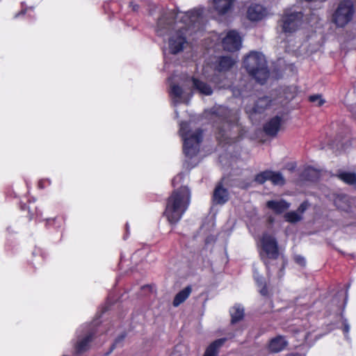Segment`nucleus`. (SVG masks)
Instances as JSON below:
<instances>
[{"mask_svg":"<svg viewBox=\"0 0 356 356\" xmlns=\"http://www.w3.org/2000/svg\"><path fill=\"white\" fill-rule=\"evenodd\" d=\"M182 14L179 22L183 26L178 27L169 38V49L172 54H177L184 50V45L187 43V35L196 32V24L202 18V10L193 8Z\"/></svg>","mask_w":356,"mask_h":356,"instance_id":"nucleus-1","label":"nucleus"},{"mask_svg":"<svg viewBox=\"0 0 356 356\" xmlns=\"http://www.w3.org/2000/svg\"><path fill=\"white\" fill-rule=\"evenodd\" d=\"M191 193L189 188L181 186L172 191L166 200L163 216L168 222H178L191 204Z\"/></svg>","mask_w":356,"mask_h":356,"instance_id":"nucleus-2","label":"nucleus"},{"mask_svg":"<svg viewBox=\"0 0 356 356\" xmlns=\"http://www.w3.org/2000/svg\"><path fill=\"white\" fill-rule=\"evenodd\" d=\"M248 228L254 237H260V242L264 252L268 259H264L267 270L270 268V262L268 259L275 260L279 257L278 243L275 237V231L269 227L261 231V224H248Z\"/></svg>","mask_w":356,"mask_h":356,"instance_id":"nucleus-3","label":"nucleus"},{"mask_svg":"<svg viewBox=\"0 0 356 356\" xmlns=\"http://www.w3.org/2000/svg\"><path fill=\"white\" fill-rule=\"evenodd\" d=\"M243 66L248 74L257 82L263 85L269 77V70L264 56L257 51H252L243 60Z\"/></svg>","mask_w":356,"mask_h":356,"instance_id":"nucleus-4","label":"nucleus"},{"mask_svg":"<svg viewBox=\"0 0 356 356\" xmlns=\"http://www.w3.org/2000/svg\"><path fill=\"white\" fill-rule=\"evenodd\" d=\"M189 132L187 124L182 123L179 134L184 140L183 152L187 157L192 159L199 152V146L202 140V131L199 129L192 134H189Z\"/></svg>","mask_w":356,"mask_h":356,"instance_id":"nucleus-5","label":"nucleus"},{"mask_svg":"<svg viewBox=\"0 0 356 356\" xmlns=\"http://www.w3.org/2000/svg\"><path fill=\"white\" fill-rule=\"evenodd\" d=\"M354 4L351 0H342L338 4L332 16V22L338 27H344L353 17Z\"/></svg>","mask_w":356,"mask_h":356,"instance_id":"nucleus-6","label":"nucleus"},{"mask_svg":"<svg viewBox=\"0 0 356 356\" xmlns=\"http://www.w3.org/2000/svg\"><path fill=\"white\" fill-rule=\"evenodd\" d=\"M179 11L173 10L162 15L159 18L156 29L159 36L164 37L170 35L172 31L175 30L177 25V19L179 17Z\"/></svg>","mask_w":356,"mask_h":356,"instance_id":"nucleus-7","label":"nucleus"},{"mask_svg":"<svg viewBox=\"0 0 356 356\" xmlns=\"http://www.w3.org/2000/svg\"><path fill=\"white\" fill-rule=\"evenodd\" d=\"M303 14L302 12H284L278 21L282 31L286 34L296 32L300 26Z\"/></svg>","mask_w":356,"mask_h":356,"instance_id":"nucleus-8","label":"nucleus"},{"mask_svg":"<svg viewBox=\"0 0 356 356\" xmlns=\"http://www.w3.org/2000/svg\"><path fill=\"white\" fill-rule=\"evenodd\" d=\"M241 38L236 31H229L222 40V47L225 50L234 52L240 49Z\"/></svg>","mask_w":356,"mask_h":356,"instance_id":"nucleus-9","label":"nucleus"},{"mask_svg":"<svg viewBox=\"0 0 356 356\" xmlns=\"http://www.w3.org/2000/svg\"><path fill=\"white\" fill-rule=\"evenodd\" d=\"M229 199V193L228 190L223 187L222 184L219 182L216 186L213 195L212 201L216 205H223Z\"/></svg>","mask_w":356,"mask_h":356,"instance_id":"nucleus-10","label":"nucleus"},{"mask_svg":"<svg viewBox=\"0 0 356 356\" xmlns=\"http://www.w3.org/2000/svg\"><path fill=\"white\" fill-rule=\"evenodd\" d=\"M266 207L275 215H282L290 208L291 204L284 199L268 200Z\"/></svg>","mask_w":356,"mask_h":356,"instance_id":"nucleus-11","label":"nucleus"},{"mask_svg":"<svg viewBox=\"0 0 356 356\" xmlns=\"http://www.w3.org/2000/svg\"><path fill=\"white\" fill-rule=\"evenodd\" d=\"M309 203L305 200L302 202L296 211L285 212L284 218L287 222H298L302 219L305 211L309 208Z\"/></svg>","mask_w":356,"mask_h":356,"instance_id":"nucleus-12","label":"nucleus"},{"mask_svg":"<svg viewBox=\"0 0 356 356\" xmlns=\"http://www.w3.org/2000/svg\"><path fill=\"white\" fill-rule=\"evenodd\" d=\"M282 122V117L279 115L273 117L264 124V131L268 136H276L280 129Z\"/></svg>","mask_w":356,"mask_h":356,"instance_id":"nucleus-13","label":"nucleus"},{"mask_svg":"<svg viewBox=\"0 0 356 356\" xmlns=\"http://www.w3.org/2000/svg\"><path fill=\"white\" fill-rule=\"evenodd\" d=\"M232 123L230 120H229L227 118H223L220 120V124L218 125L216 128L215 136L216 140L219 143H230V138L228 137L227 134L226 129L225 128V125H228L229 127L232 126Z\"/></svg>","mask_w":356,"mask_h":356,"instance_id":"nucleus-14","label":"nucleus"},{"mask_svg":"<svg viewBox=\"0 0 356 356\" xmlns=\"http://www.w3.org/2000/svg\"><path fill=\"white\" fill-rule=\"evenodd\" d=\"M266 9L260 4L251 5L247 11L248 18L252 22L261 20L266 15Z\"/></svg>","mask_w":356,"mask_h":356,"instance_id":"nucleus-15","label":"nucleus"},{"mask_svg":"<svg viewBox=\"0 0 356 356\" xmlns=\"http://www.w3.org/2000/svg\"><path fill=\"white\" fill-rule=\"evenodd\" d=\"M235 0H213V8L218 15L222 16L233 8Z\"/></svg>","mask_w":356,"mask_h":356,"instance_id":"nucleus-16","label":"nucleus"},{"mask_svg":"<svg viewBox=\"0 0 356 356\" xmlns=\"http://www.w3.org/2000/svg\"><path fill=\"white\" fill-rule=\"evenodd\" d=\"M191 80L193 83V88L198 91L200 94L207 96H209L213 94V89L207 83L202 81L195 76H192Z\"/></svg>","mask_w":356,"mask_h":356,"instance_id":"nucleus-17","label":"nucleus"},{"mask_svg":"<svg viewBox=\"0 0 356 356\" xmlns=\"http://www.w3.org/2000/svg\"><path fill=\"white\" fill-rule=\"evenodd\" d=\"M234 64V60H233L230 56H220L216 65V70L219 72H225L229 71Z\"/></svg>","mask_w":356,"mask_h":356,"instance_id":"nucleus-18","label":"nucleus"},{"mask_svg":"<svg viewBox=\"0 0 356 356\" xmlns=\"http://www.w3.org/2000/svg\"><path fill=\"white\" fill-rule=\"evenodd\" d=\"M227 341V338H221L213 341L206 349L203 356H218L219 349Z\"/></svg>","mask_w":356,"mask_h":356,"instance_id":"nucleus-19","label":"nucleus"},{"mask_svg":"<svg viewBox=\"0 0 356 356\" xmlns=\"http://www.w3.org/2000/svg\"><path fill=\"white\" fill-rule=\"evenodd\" d=\"M286 345L287 342L284 338L278 336L270 340L268 348L272 353H279L284 350Z\"/></svg>","mask_w":356,"mask_h":356,"instance_id":"nucleus-20","label":"nucleus"},{"mask_svg":"<svg viewBox=\"0 0 356 356\" xmlns=\"http://www.w3.org/2000/svg\"><path fill=\"white\" fill-rule=\"evenodd\" d=\"M192 289L191 286H188L185 287L184 289L180 291L175 297L172 305L174 307H177L183 303L190 296L191 293Z\"/></svg>","mask_w":356,"mask_h":356,"instance_id":"nucleus-21","label":"nucleus"},{"mask_svg":"<svg viewBox=\"0 0 356 356\" xmlns=\"http://www.w3.org/2000/svg\"><path fill=\"white\" fill-rule=\"evenodd\" d=\"M31 204H33V202H29V204L26 203H19V208L21 211L26 212L25 216L27 218V220L29 221L31 220H38L36 211H33V208H31ZM34 209H36V207H34Z\"/></svg>","mask_w":356,"mask_h":356,"instance_id":"nucleus-22","label":"nucleus"},{"mask_svg":"<svg viewBox=\"0 0 356 356\" xmlns=\"http://www.w3.org/2000/svg\"><path fill=\"white\" fill-rule=\"evenodd\" d=\"M268 106L269 103L266 98H259L256 101L252 108V111L254 113H263Z\"/></svg>","mask_w":356,"mask_h":356,"instance_id":"nucleus-23","label":"nucleus"},{"mask_svg":"<svg viewBox=\"0 0 356 356\" xmlns=\"http://www.w3.org/2000/svg\"><path fill=\"white\" fill-rule=\"evenodd\" d=\"M268 181H270L273 185L283 186L285 184V179L280 172L270 170Z\"/></svg>","mask_w":356,"mask_h":356,"instance_id":"nucleus-24","label":"nucleus"},{"mask_svg":"<svg viewBox=\"0 0 356 356\" xmlns=\"http://www.w3.org/2000/svg\"><path fill=\"white\" fill-rule=\"evenodd\" d=\"M337 177L347 184L354 185L356 184V173L355 172H343L337 175Z\"/></svg>","mask_w":356,"mask_h":356,"instance_id":"nucleus-25","label":"nucleus"},{"mask_svg":"<svg viewBox=\"0 0 356 356\" xmlns=\"http://www.w3.org/2000/svg\"><path fill=\"white\" fill-rule=\"evenodd\" d=\"M254 278L257 285L261 288L259 290L260 293L264 296H266L268 295V289L264 278L257 271L254 272Z\"/></svg>","mask_w":356,"mask_h":356,"instance_id":"nucleus-26","label":"nucleus"},{"mask_svg":"<svg viewBox=\"0 0 356 356\" xmlns=\"http://www.w3.org/2000/svg\"><path fill=\"white\" fill-rule=\"evenodd\" d=\"M92 334H87L83 339L79 341L76 344V350L78 353L86 351L89 346V343L92 341Z\"/></svg>","mask_w":356,"mask_h":356,"instance_id":"nucleus-27","label":"nucleus"},{"mask_svg":"<svg viewBox=\"0 0 356 356\" xmlns=\"http://www.w3.org/2000/svg\"><path fill=\"white\" fill-rule=\"evenodd\" d=\"M232 316V323H234L241 320L244 315L243 309L240 306H234L230 311Z\"/></svg>","mask_w":356,"mask_h":356,"instance_id":"nucleus-28","label":"nucleus"},{"mask_svg":"<svg viewBox=\"0 0 356 356\" xmlns=\"http://www.w3.org/2000/svg\"><path fill=\"white\" fill-rule=\"evenodd\" d=\"M269 174L270 170H268L261 172L255 175L254 180L259 184H263L266 181H268Z\"/></svg>","mask_w":356,"mask_h":356,"instance_id":"nucleus-29","label":"nucleus"},{"mask_svg":"<svg viewBox=\"0 0 356 356\" xmlns=\"http://www.w3.org/2000/svg\"><path fill=\"white\" fill-rule=\"evenodd\" d=\"M308 100L312 103L316 102V106L318 107L323 106L325 102V99L322 98V95L319 94L309 95Z\"/></svg>","mask_w":356,"mask_h":356,"instance_id":"nucleus-30","label":"nucleus"},{"mask_svg":"<svg viewBox=\"0 0 356 356\" xmlns=\"http://www.w3.org/2000/svg\"><path fill=\"white\" fill-rule=\"evenodd\" d=\"M170 94L175 97L180 98L183 94V90L179 85L174 84L171 86Z\"/></svg>","mask_w":356,"mask_h":356,"instance_id":"nucleus-31","label":"nucleus"},{"mask_svg":"<svg viewBox=\"0 0 356 356\" xmlns=\"http://www.w3.org/2000/svg\"><path fill=\"white\" fill-rule=\"evenodd\" d=\"M237 186L243 190H247L252 186V181L249 179H241L238 181Z\"/></svg>","mask_w":356,"mask_h":356,"instance_id":"nucleus-32","label":"nucleus"},{"mask_svg":"<svg viewBox=\"0 0 356 356\" xmlns=\"http://www.w3.org/2000/svg\"><path fill=\"white\" fill-rule=\"evenodd\" d=\"M293 259H294L295 262L296 264H298V265H300L302 267L306 266V259L304 257L299 255V254H296L293 257Z\"/></svg>","mask_w":356,"mask_h":356,"instance_id":"nucleus-33","label":"nucleus"},{"mask_svg":"<svg viewBox=\"0 0 356 356\" xmlns=\"http://www.w3.org/2000/svg\"><path fill=\"white\" fill-rule=\"evenodd\" d=\"M152 290V287L150 285H144L141 286V291H143V295L145 296L150 293Z\"/></svg>","mask_w":356,"mask_h":356,"instance_id":"nucleus-34","label":"nucleus"},{"mask_svg":"<svg viewBox=\"0 0 356 356\" xmlns=\"http://www.w3.org/2000/svg\"><path fill=\"white\" fill-rule=\"evenodd\" d=\"M349 331H350V326L348 324V323L346 322V321H345L343 322V332L345 334L346 337H347Z\"/></svg>","mask_w":356,"mask_h":356,"instance_id":"nucleus-35","label":"nucleus"},{"mask_svg":"<svg viewBox=\"0 0 356 356\" xmlns=\"http://www.w3.org/2000/svg\"><path fill=\"white\" fill-rule=\"evenodd\" d=\"M129 15L131 16V14H128V15H125L124 20L127 24L128 26H131V22H130L131 18H129Z\"/></svg>","mask_w":356,"mask_h":356,"instance_id":"nucleus-36","label":"nucleus"},{"mask_svg":"<svg viewBox=\"0 0 356 356\" xmlns=\"http://www.w3.org/2000/svg\"><path fill=\"white\" fill-rule=\"evenodd\" d=\"M125 228H126V234L123 236L124 240H127L128 235H130V229L127 225L125 226Z\"/></svg>","mask_w":356,"mask_h":356,"instance_id":"nucleus-37","label":"nucleus"},{"mask_svg":"<svg viewBox=\"0 0 356 356\" xmlns=\"http://www.w3.org/2000/svg\"><path fill=\"white\" fill-rule=\"evenodd\" d=\"M111 302L109 298L107 300L105 306L104 307V312L108 309L109 306L111 305Z\"/></svg>","mask_w":356,"mask_h":356,"instance_id":"nucleus-38","label":"nucleus"},{"mask_svg":"<svg viewBox=\"0 0 356 356\" xmlns=\"http://www.w3.org/2000/svg\"><path fill=\"white\" fill-rule=\"evenodd\" d=\"M124 336H122L121 337L118 338V339H116L115 343L113 344V346H115L120 341L124 339Z\"/></svg>","mask_w":356,"mask_h":356,"instance_id":"nucleus-39","label":"nucleus"},{"mask_svg":"<svg viewBox=\"0 0 356 356\" xmlns=\"http://www.w3.org/2000/svg\"><path fill=\"white\" fill-rule=\"evenodd\" d=\"M286 356H302V355L299 353H289L287 354Z\"/></svg>","mask_w":356,"mask_h":356,"instance_id":"nucleus-40","label":"nucleus"},{"mask_svg":"<svg viewBox=\"0 0 356 356\" xmlns=\"http://www.w3.org/2000/svg\"><path fill=\"white\" fill-rule=\"evenodd\" d=\"M123 259H124V256H123L122 254H121L120 265H122V264H123Z\"/></svg>","mask_w":356,"mask_h":356,"instance_id":"nucleus-41","label":"nucleus"},{"mask_svg":"<svg viewBox=\"0 0 356 356\" xmlns=\"http://www.w3.org/2000/svg\"><path fill=\"white\" fill-rule=\"evenodd\" d=\"M267 222H269V223L274 222V220H273V219L270 218V219H268Z\"/></svg>","mask_w":356,"mask_h":356,"instance_id":"nucleus-42","label":"nucleus"},{"mask_svg":"<svg viewBox=\"0 0 356 356\" xmlns=\"http://www.w3.org/2000/svg\"><path fill=\"white\" fill-rule=\"evenodd\" d=\"M132 4H133V1H130L129 2V6L130 8H131V7H132Z\"/></svg>","mask_w":356,"mask_h":356,"instance_id":"nucleus-43","label":"nucleus"}]
</instances>
